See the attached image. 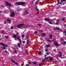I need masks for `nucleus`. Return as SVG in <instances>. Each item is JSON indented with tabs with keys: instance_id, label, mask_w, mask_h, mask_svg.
<instances>
[{
	"instance_id": "79ce46f5",
	"label": "nucleus",
	"mask_w": 66,
	"mask_h": 66,
	"mask_svg": "<svg viewBox=\"0 0 66 66\" xmlns=\"http://www.w3.org/2000/svg\"><path fill=\"white\" fill-rule=\"evenodd\" d=\"M19 40L20 41V44H21V40L20 39V40Z\"/></svg>"
},
{
	"instance_id": "a19ab883",
	"label": "nucleus",
	"mask_w": 66,
	"mask_h": 66,
	"mask_svg": "<svg viewBox=\"0 0 66 66\" xmlns=\"http://www.w3.org/2000/svg\"><path fill=\"white\" fill-rule=\"evenodd\" d=\"M47 41L48 42H50V40H49V39H47Z\"/></svg>"
},
{
	"instance_id": "2f4dec72",
	"label": "nucleus",
	"mask_w": 66,
	"mask_h": 66,
	"mask_svg": "<svg viewBox=\"0 0 66 66\" xmlns=\"http://www.w3.org/2000/svg\"><path fill=\"white\" fill-rule=\"evenodd\" d=\"M5 49H6V47H3V50H5Z\"/></svg>"
},
{
	"instance_id": "b1692460",
	"label": "nucleus",
	"mask_w": 66,
	"mask_h": 66,
	"mask_svg": "<svg viewBox=\"0 0 66 66\" xmlns=\"http://www.w3.org/2000/svg\"><path fill=\"white\" fill-rule=\"evenodd\" d=\"M27 42H28V43H27V44L28 45L29 44V40H27Z\"/></svg>"
},
{
	"instance_id": "ea45409f",
	"label": "nucleus",
	"mask_w": 66,
	"mask_h": 66,
	"mask_svg": "<svg viewBox=\"0 0 66 66\" xmlns=\"http://www.w3.org/2000/svg\"><path fill=\"white\" fill-rule=\"evenodd\" d=\"M28 63H29V64H31V62H30V61H29Z\"/></svg>"
},
{
	"instance_id": "c03bdc74",
	"label": "nucleus",
	"mask_w": 66,
	"mask_h": 66,
	"mask_svg": "<svg viewBox=\"0 0 66 66\" xmlns=\"http://www.w3.org/2000/svg\"><path fill=\"white\" fill-rule=\"evenodd\" d=\"M24 65V63H22L21 64V65H22V66Z\"/></svg>"
},
{
	"instance_id": "f03ea898",
	"label": "nucleus",
	"mask_w": 66,
	"mask_h": 66,
	"mask_svg": "<svg viewBox=\"0 0 66 66\" xmlns=\"http://www.w3.org/2000/svg\"><path fill=\"white\" fill-rule=\"evenodd\" d=\"M6 6H9L10 7L11 6V4L9 2H6Z\"/></svg>"
},
{
	"instance_id": "7c9ffc66",
	"label": "nucleus",
	"mask_w": 66,
	"mask_h": 66,
	"mask_svg": "<svg viewBox=\"0 0 66 66\" xmlns=\"http://www.w3.org/2000/svg\"><path fill=\"white\" fill-rule=\"evenodd\" d=\"M7 21H9V22H10V21H11V20L9 19H8L7 20Z\"/></svg>"
},
{
	"instance_id": "0e129e2a",
	"label": "nucleus",
	"mask_w": 66,
	"mask_h": 66,
	"mask_svg": "<svg viewBox=\"0 0 66 66\" xmlns=\"http://www.w3.org/2000/svg\"><path fill=\"white\" fill-rule=\"evenodd\" d=\"M1 6L2 7H4V6H3L2 5Z\"/></svg>"
},
{
	"instance_id": "c85d7f7f",
	"label": "nucleus",
	"mask_w": 66,
	"mask_h": 66,
	"mask_svg": "<svg viewBox=\"0 0 66 66\" xmlns=\"http://www.w3.org/2000/svg\"><path fill=\"white\" fill-rule=\"evenodd\" d=\"M62 21H64V20H65V19L62 18Z\"/></svg>"
},
{
	"instance_id": "e2e57ef3",
	"label": "nucleus",
	"mask_w": 66,
	"mask_h": 66,
	"mask_svg": "<svg viewBox=\"0 0 66 66\" xmlns=\"http://www.w3.org/2000/svg\"><path fill=\"white\" fill-rule=\"evenodd\" d=\"M57 4H59V1H58V2Z\"/></svg>"
},
{
	"instance_id": "bb28decb",
	"label": "nucleus",
	"mask_w": 66,
	"mask_h": 66,
	"mask_svg": "<svg viewBox=\"0 0 66 66\" xmlns=\"http://www.w3.org/2000/svg\"><path fill=\"white\" fill-rule=\"evenodd\" d=\"M16 65H19V63H17V62H15V63Z\"/></svg>"
},
{
	"instance_id": "393cba45",
	"label": "nucleus",
	"mask_w": 66,
	"mask_h": 66,
	"mask_svg": "<svg viewBox=\"0 0 66 66\" xmlns=\"http://www.w3.org/2000/svg\"><path fill=\"white\" fill-rule=\"evenodd\" d=\"M46 54H47V55H49V54H50V53H49L47 52L46 53Z\"/></svg>"
},
{
	"instance_id": "6ab92c4d",
	"label": "nucleus",
	"mask_w": 66,
	"mask_h": 66,
	"mask_svg": "<svg viewBox=\"0 0 66 66\" xmlns=\"http://www.w3.org/2000/svg\"><path fill=\"white\" fill-rule=\"evenodd\" d=\"M38 26H42V24H40L38 23Z\"/></svg>"
},
{
	"instance_id": "f257e3e1",
	"label": "nucleus",
	"mask_w": 66,
	"mask_h": 66,
	"mask_svg": "<svg viewBox=\"0 0 66 66\" xmlns=\"http://www.w3.org/2000/svg\"><path fill=\"white\" fill-rule=\"evenodd\" d=\"M25 3L23 2H18L15 4V5H24Z\"/></svg>"
},
{
	"instance_id": "0eeeda50",
	"label": "nucleus",
	"mask_w": 66,
	"mask_h": 66,
	"mask_svg": "<svg viewBox=\"0 0 66 66\" xmlns=\"http://www.w3.org/2000/svg\"><path fill=\"white\" fill-rule=\"evenodd\" d=\"M0 44L1 45L3 46H4L5 47H7V45L3 44V43H0Z\"/></svg>"
},
{
	"instance_id": "5701e85b",
	"label": "nucleus",
	"mask_w": 66,
	"mask_h": 66,
	"mask_svg": "<svg viewBox=\"0 0 66 66\" xmlns=\"http://www.w3.org/2000/svg\"><path fill=\"white\" fill-rule=\"evenodd\" d=\"M26 37H27V39H29V36L28 35H27L26 36Z\"/></svg>"
},
{
	"instance_id": "8fccbe9b",
	"label": "nucleus",
	"mask_w": 66,
	"mask_h": 66,
	"mask_svg": "<svg viewBox=\"0 0 66 66\" xmlns=\"http://www.w3.org/2000/svg\"><path fill=\"white\" fill-rule=\"evenodd\" d=\"M61 2H64V1L63 0H61Z\"/></svg>"
},
{
	"instance_id": "1a4fd4ad",
	"label": "nucleus",
	"mask_w": 66,
	"mask_h": 66,
	"mask_svg": "<svg viewBox=\"0 0 66 66\" xmlns=\"http://www.w3.org/2000/svg\"><path fill=\"white\" fill-rule=\"evenodd\" d=\"M50 36L51 37H49V38H50V39H52V37H53L52 36V35H51V34H50Z\"/></svg>"
},
{
	"instance_id": "58836bf2",
	"label": "nucleus",
	"mask_w": 66,
	"mask_h": 66,
	"mask_svg": "<svg viewBox=\"0 0 66 66\" xmlns=\"http://www.w3.org/2000/svg\"><path fill=\"white\" fill-rule=\"evenodd\" d=\"M26 66H30V65L28 64H26Z\"/></svg>"
},
{
	"instance_id": "a878e982",
	"label": "nucleus",
	"mask_w": 66,
	"mask_h": 66,
	"mask_svg": "<svg viewBox=\"0 0 66 66\" xmlns=\"http://www.w3.org/2000/svg\"><path fill=\"white\" fill-rule=\"evenodd\" d=\"M45 59L46 60H47V59H49V57H45Z\"/></svg>"
},
{
	"instance_id": "4468645a",
	"label": "nucleus",
	"mask_w": 66,
	"mask_h": 66,
	"mask_svg": "<svg viewBox=\"0 0 66 66\" xmlns=\"http://www.w3.org/2000/svg\"><path fill=\"white\" fill-rule=\"evenodd\" d=\"M25 37V36H24V35L23 34L22 35V38H23V37Z\"/></svg>"
},
{
	"instance_id": "69168bd1",
	"label": "nucleus",
	"mask_w": 66,
	"mask_h": 66,
	"mask_svg": "<svg viewBox=\"0 0 66 66\" xmlns=\"http://www.w3.org/2000/svg\"><path fill=\"white\" fill-rule=\"evenodd\" d=\"M63 40V38H61V40Z\"/></svg>"
},
{
	"instance_id": "49530a36",
	"label": "nucleus",
	"mask_w": 66,
	"mask_h": 66,
	"mask_svg": "<svg viewBox=\"0 0 66 66\" xmlns=\"http://www.w3.org/2000/svg\"><path fill=\"white\" fill-rule=\"evenodd\" d=\"M58 56H60V57H61V56H62V55H59Z\"/></svg>"
},
{
	"instance_id": "4c0bfd02",
	"label": "nucleus",
	"mask_w": 66,
	"mask_h": 66,
	"mask_svg": "<svg viewBox=\"0 0 66 66\" xmlns=\"http://www.w3.org/2000/svg\"><path fill=\"white\" fill-rule=\"evenodd\" d=\"M39 55H41V54H42V53H41V52H39Z\"/></svg>"
},
{
	"instance_id": "37998d69",
	"label": "nucleus",
	"mask_w": 66,
	"mask_h": 66,
	"mask_svg": "<svg viewBox=\"0 0 66 66\" xmlns=\"http://www.w3.org/2000/svg\"><path fill=\"white\" fill-rule=\"evenodd\" d=\"M5 53H7V50H5Z\"/></svg>"
},
{
	"instance_id": "680f3d73",
	"label": "nucleus",
	"mask_w": 66,
	"mask_h": 66,
	"mask_svg": "<svg viewBox=\"0 0 66 66\" xmlns=\"http://www.w3.org/2000/svg\"><path fill=\"white\" fill-rule=\"evenodd\" d=\"M25 52H26V53L28 52H27V51L26 50V49L25 50Z\"/></svg>"
},
{
	"instance_id": "13d9d810",
	"label": "nucleus",
	"mask_w": 66,
	"mask_h": 66,
	"mask_svg": "<svg viewBox=\"0 0 66 66\" xmlns=\"http://www.w3.org/2000/svg\"><path fill=\"white\" fill-rule=\"evenodd\" d=\"M56 21H57V22L59 21V20L57 19V20Z\"/></svg>"
},
{
	"instance_id": "09e8293b",
	"label": "nucleus",
	"mask_w": 66,
	"mask_h": 66,
	"mask_svg": "<svg viewBox=\"0 0 66 66\" xmlns=\"http://www.w3.org/2000/svg\"><path fill=\"white\" fill-rule=\"evenodd\" d=\"M63 33H66V31H63Z\"/></svg>"
},
{
	"instance_id": "338daca9",
	"label": "nucleus",
	"mask_w": 66,
	"mask_h": 66,
	"mask_svg": "<svg viewBox=\"0 0 66 66\" xmlns=\"http://www.w3.org/2000/svg\"><path fill=\"white\" fill-rule=\"evenodd\" d=\"M62 4V3L61 2H60V4Z\"/></svg>"
},
{
	"instance_id": "6e6d98bb",
	"label": "nucleus",
	"mask_w": 66,
	"mask_h": 66,
	"mask_svg": "<svg viewBox=\"0 0 66 66\" xmlns=\"http://www.w3.org/2000/svg\"><path fill=\"white\" fill-rule=\"evenodd\" d=\"M23 44H25V41H23Z\"/></svg>"
},
{
	"instance_id": "39448f33",
	"label": "nucleus",
	"mask_w": 66,
	"mask_h": 66,
	"mask_svg": "<svg viewBox=\"0 0 66 66\" xmlns=\"http://www.w3.org/2000/svg\"><path fill=\"white\" fill-rule=\"evenodd\" d=\"M11 16H15V13L14 11H12V12L11 14Z\"/></svg>"
},
{
	"instance_id": "aec40b11",
	"label": "nucleus",
	"mask_w": 66,
	"mask_h": 66,
	"mask_svg": "<svg viewBox=\"0 0 66 66\" xmlns=\"http://www.w3.org/2000/svg\"><path fill=\"white\" fill-rule=\"evenodd\" d=\"M36 10L37 11H39V9H37V7H36Z\"/></svg>"
},
{
	"instance_id": "603ef678",
	"label": "nucleus",
	"mask_w": 66,
	"mask_h": 66,
	"mask_svg": "<svg viewBox=\"0 0 66 66\" xmlns=\"http://www.w3.org/2000/svg\"><path fill=\"white\" fill-rule=\"evenodd\" d=\"M14 29V28L13 27H11V29Z\"/></svg>"
},
{
	"instance_id": "4be33fe9",
	"label": "nucleus",
	"mask_w": 66,
	"mask_h": 66,
	"mask_svg": "<svg viewBox=\"0 0 66 66\" xmlns=\"http://www.w3.org/2000/svg\"><path fill=\"white\" fill-rule=\"evenodd\" d=\"M42 64H43V63H42L41 64L39 63L38 65L39 66H41L42 65Z\"/></svg>"
},
{
	"instance_id": "9d476101",
	"label": "nucleus",
	"mask_w": 66,
	"mask_h": 66,
	"mask_svg": "<svg viewBox=\"0 0 66 66\" xmlns=\"http://www.w3.org/2000/svg\"><path fill=\"white\" fill-rule=\"evenodd\" d=\"M57 30H59L61 32H63V30H61V29H60V28H59V27H57V28H56Z\"/></svg>"
},
{
	"instance_id": "a18cd8bd",
	"label": "nucleus",
	"mask_w": 66,
	"mask_h": 66,
	"mask_svg": "<svg viewBox=\"0 0 66 66\" xmlns=\"http://www.w3.org/2000/svg\"><path fill=\"white\" fill-rule=\"evenodd\" d=\"M59 22H57L56 23V24H59Z\"/></svg>"
},
{
	"instance_id": "cd10ccee",
	"label": "nucleus",
	"mask_w": 66,
	"mask_h": 66,
	"mask_svg": "<svg viewBox=\"0 0 66 66\" xmlns=\"http://www.w3.org/2000/svg\"><path fill=\"white\" fill-rule=\"evenodd\" d=\"M39 0H38V1L36 2V3H38V2H39Z\"/></svg>"
},
{
	"instance_id": "ddd939ff",
	"label": "nucleus",
	"mask_w": 66,
	"mask_h": 66,
	"mask_svg": "<svg viewBox=\"0 0 66 66\" xmlns=\"http://www.w3.org/2000/svg\"><path fill=\"white\" fill-rule=\"evenodd\" d=\"M18 47H21V45H20V43H18Z\"/></svg>"
},
{
	"instance_id": "3c124183",
	"label": "nucleus",
	"mask_w": 66,
	"mask_h": 66,
	"mask_svg": "<svg viewBox=\"0 0 66 66\" xmlns=\"http://www.w3.org/2000/svg\"><path fill=\"white\" fill-rule=\"evenodd\" d=\"M45 51H46V52H48V50L47 49H45Z\"/></svg>"
},
{
	"instance_id": "e433bc0d",
	"label": "nucleus",
	"mask_w": 66,
	"mask_h": 66,
	"mask_svg": "<svg viewBox=\"0 0 66 66\" xmlns=\"http://www.w3.org/2000/svg\"><path fill=\"white\" fill-rule=\"evenodd\" d=\"M49 23L50 24H53L52 23V22H51V21H50Z\"/></svg>"
},
{
	"instance_id": "c9c22d12",
	"label": "nucleus",
	"mask_w": 66,
	"mask_h": 66,
	"mask_svg": "<svg viewBox=\"0 0 66 66\" xmlns=\"http://www.w3.org/2000/svg\"><path fill=\"white\" fill-rule=\"evenodd\" d=\"M57 28H56L55 29H54V31H57V29H56Z\"/></svg>"
},
{
	"instance_id": "dca6fc26",
	"label": "nucleus",
	"mask_w": 66,
	"mask_h": 66,
	"mask_svg": "<svg viewBox=\"0 0 66 66\" xmlns=\"http://www.w3.org/2000/svg\"><path fill=\"white\" fill-rule=\"evenodd\" d=\"M14 52L16 54H17V51L16 50H15L14 51Z\"/></svg>"
},
{
	"instance_id": "20e7f679",
	"label": "nucleus",
	"mask_w": 66,
	"mask_h": 66,
	"mask_svg": "<svg viewBox=\"0 0 66 66\" xmlns=\"http://www.w3.org/2000/svg\"><path fill=\"white\" fill-rule=\"evenodd\" d=\"M44 20L45 21H51V20L50 19H49L48 18H45Z\"/></svg>"
},
{
	"instance_id": "7ed1b4c3",
	"label": "nucleus",
	"mask_w": 66,
	"mask_h": 66,
	"mask_svg": "<svg viewBox=\"0 0 66 66\" xmlns=\"http://www.w3.org/2000/svg\"><path fill=\"white\" fill-rule=\"evenodd\" d=\"M24 24H19L18 25V28H20V27H22V26H23Z\"/></svg>"
},
{
	"instance_id": "6e6552de",
	"label": "nucleus",
	"mask_w": 66,
	"mask_h": 66,
	"mask_svg": "<svg viewBox=\"0 0 66 66\" xmlns=\"http://www.w3.org/2000/svg\"><path fill=\"white\" fill-rule=\"evenodd\" d=\"M24 13L25 15H27V14H28V11H25L24 12Z\"/></svg>"
},
{
	"instance_id": "a211bd4d",
	"label": "nucleus",
	"mask_w": 66,
	"mask_h": 66,
	"mask_svg": "<svg viewBox=\"0 0 66 66\" xmlns=\"http://www.w3.org/2000/svg\"><path fill=\"white\" fill-rule=\"evenodd\" d=\"M58 53H59L60 55H62V53L60 52H59Z\"/></svg>"
},
{
	"instance_id": "473e14b6",
	"label": "nucleus",
	"mask_w": 66,
	"mask_h": 66,
	"mask_svg": "<svg viewBox=\"0 0 66 66\" xmlns=\"http://www.w3.org/2000/svg\"><path fill=\"white\" fill-rule=\"evenodd\" d=\"M17 39H18V40H20V39H19V36H18Z\"/></svg>"
},
{
	"instance_id": "864d4df0",
	"label": "nucleus",
	"mask_w": 66,
	"mask_h": 66,
	"mask_svg": "<svg viewBox=\"0 0 66 66\" xmlns=\"http://www.w3.org/2000/svg\"><path fill=\"white\" fill-rule=\"evenodd\" d=\"M39 12H38L37 13H36V14H39Z\"/></svg>"
},
{
	"instance_id": "4d7b16f0",
	"label": "nucleus",
	"mask_w": 66,
	"mask_h": 66,
	"mask_svg": "<svg viewBox=\"0 0 66 66\" xmlns=\"http://www.w3.org/2000/svg\"><path fill=\"white\" fill-rule=\"evenodd\" d=\"M4 31H2V33H4Z\"/></svg>"
},
{
	"instance_id": "de8ad7c7",
	"label": "nucleus",
	"mask_w": 66,
	"mask_h": 66,
	"mask_svg": "<svg viewBox=\"0 0 66 66\" xmlns=\"http://www.w3.org/2000/svg\"><path fill=\"white\" fill-rule=\"evenodd\" d=\"M34 33H37V32L36 31H35L34 32Z\"/></svg>"
},
{
	"instance_id": "f704fd0d",
	"label": "nucleus",
	"mask_w": 66,
	"mask_h": 66,
	"mask_svg": "<svg viewBox=\"0 0 66 66\" xmlns=\"http://www.w3.org/2000/svg\"><path fill=\"white\" fill-rule=\"evenodd\" d=\"M45 61H46V60L44 59L42 61V62H45Z\"/></svg>"
},
{
	"instance_id": "f3484780",
	"label": "nucleus",
	"mask_w": 66,
	"mask_h": 66,
	"mask_svg": "<svg viewBox=\"0 0 66 66\" xmlns=\"http://www.w3.org/2000/svg\"><path fill=\"white\" fill-rule=\"evenodd\" d=\"M11 61L12 62H13V63H15V64L16 63V62H15V61H13V60H11Z\"/></svg>"
},
{
	"instance_id": "412c9836",
	"label": "nucleus",
	"mask_w": 66,
	"mask_h": 66,
	"mask_svg": "<svg viewBox=\"0 0 66 66\" xmlns=\"http://www.w3.org/2000/svg\"><path fill=\"white\" fill-rule=\"evenodd\" d=\"M33 64L34 65H35L36 64V63L35 62H33Z\"/></svg>"
},
{
	"instance_id": "c756f323",
	"label": "nucleus",
	"mask_w": 66,
	"mask_h": 66,
	"mask_svg": "<svg viewBox=\"0 0 66 66\" xmlns=\"http://www.w3.org/2000/svg\"><path fill=\"white\" fill-rule=\"evenodd\" d=\"M50 46L49 45H47L46 46V47H50Z\"/></svg>"
},
{
	"instance_id": "423d86ee",
	"label": "nucleus",
	"mask_w": 66,
	"mask_h": 66,
	"mask_svg": "<svg viewBox=\"0 0 66 66\" xmlns=\"http://www.w3.org/2000/svg\"><path fill=\"white\" fill-rule=\"evenodd\" d=\"M54 45L55 46H59V44L58 42H56L54 43Z\"/></svg>"
},
{
	"instance_id": "052dcab7",
	"label": "nucleus",
	"mask_w": 66,
	"mask_h": 66,
	"mask_svg": "<svg viewBox=\"0 0 66 66\" xmlns=\"http://www.w3.org/2000/svg\"><path fill=\"white\" fill-rule=\"evenodd\" d=\"M55 63H57V61H55Z\"/></svg>"
},
{
	"instance_id": "774afa93",
	"label": "nucleus",
	"mask_w": 66,
	"mask_h": 66,
	"mask_svg": "<svg viewBox=\"0 0 66 66\" xmlns=\"http://www.w3.org/2000/svg\"><path fill=\"white\" fill-rule=\"evenodd\" d=\"M45 57H46V55H45Z\"/></svg>"
},
{
	"instance_id": "5fc2aeb1",
	"label": "nucleus",
	"mask_w": 66,
	"mask_h": 66,
	"mask_svg": "<svg viewBox=\"0 0 66 66\" xmlns=\"http://www.w3.org/2000/svg\"><path fill=\"white\" fill-rule=\"evenodd\" d=\"M64 43L65 44V45H66V42L65 41H64Z\"/></svg>"
},
{
	"instance_id": "9b49d317",
	"label": "nucleus",
	"mask_w": 66,
	"mask_h": 66,
	"mask_svg": "<svg viewBox=\"0 0 66 66\" xmlns=\"http://www.w3.org/2000/svg\"><path fill=\"white\" fill-rule=\"evenodd\" d=\"M17 36V35H15L13 36V38H16Z\"/></svg>"
},
{
	"instance_id": "2eb2a0df",
	"label": "nucleus",
	"mask_w": 66,
	"mask_h": 66,
	"mask_svg": "<svg viewBox=\"0 0 66 66\" xmlns=\"http://www.w3.org/2000/svg\"><path fill=\"white\" fill-rule=\"evenodd\" d=\"M45 35H46L45 34H43L42 35V37H44L43 36H45Z\"/></svg>"
},
{
	"instance_id": "f8f14e48",
	"label": "nucleus",
	"mask_w": 66,
	"mask_h": 66,
	"mask_svg": "<svg viewBox=\"0 0 66 66\" xmlns=\"http://www.w3.org/2000/svg\"><path fill=\"white\" fill-rule=\"evenodd\" d=\"M52 57H51L49 58V60L50 61H52Z\"/></svg>"
},
{
	"instance_id": "bf43d9fd",
	"label": "nucleus",
	"mask_w": 66,
	"mask_h": 66,
	"mask_svg": "<svg viewBox=\"0 0 66 66\" xmlns=\"http://www.w3.org/2000/svg\"><path fill=\"white\" fill-rule=\"evenodd\" d=\"M8 37H9L8 36H6V38H8Z\"/></svg>"
},
{
	"instance_id": "72a5a7b5",
	"label": "nucleus",
	"mask_w": 66,
	"mask_h": 66,
	"mask_svg": "<svg viewBox=\"0 0 66 66\" xmlns=\"http://www.w3.org/2000/svg\"><path fill=\"white\" fill-rule=\"evenodd\" d=\"M4 24H6V21H5L4 22Z\"/></svg>"
}]
</instances>
